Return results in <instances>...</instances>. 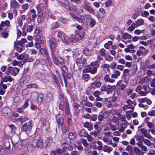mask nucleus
Listing matches in <instances>:
<instances>
[{
	"instance_id": "f257e3e1",
	"label": "nucleus",
	"mask_w": 155,
	"mask_h": 155,
	"mask_svg": "<svg viewBox=\"0 0 155 155\" xmlns=\"http://www.w3.org/2000/svg\"><path fill=\"white\" fill-rule=\"evenodd\" d=\"M33 147L37 148H43L44 144L43 141L39 137H36L32 141Z\"/></svg>"
},
{
	"instance_id": "f03ea898",
	"label": "nucleus",
	"mask_w": 155,
	"mask_h": 155,
	"mask_svg": "<svg viewBox=\"0 0 155 155\" xmlns=\"http://www.w3.org/2000/svg\"><path fill=\"white\" fill-rule=\"evenodd\" d=\"M31 96L33 100L37 101L38 104H40L41 103L43 98L42 94H39L37 92H34L31 94Z\"/></svg>"
},
{
	"instance_id": "7ed1b4c3",
	"label": "nucleus",
	"mask_w": 155,
	"mask_h": 155,
	"mask_svg": "<svg viewBox=\"0 0 155 155\" xmlns=\"http://www.w3.org/2000/svg\"><path fill=\"white\" fill-rule=\"evenodd\" d=\"M32 122L31 120L29 121L28 123H26L22 126L23 130L25 132L30 131L32 128Z\"/></svg>"
},
{
	"instance_id": "20e7f679",
	"label": "nucleus",
	"mask_w": 155,
	"mask_h": 155,
	"mask_svg": "<svg viewBox=\"0 0 155 155\" xmlns=\"http://www.w3.org/2000/svg\"><path fill=\"white\" fill-rule=\"evenodd\" d=\"M57 37L60 39L63 42L68 44V41L67 40V36L63 33L59 32L57 34Z\"/></svg>"
},
{
	"instance_id": "39448f33",
	"label": "nucleus",
	"mask_w": 155,
	"mask_h": 155,
	"mask_svg": "<svg viewBox=\"0 0 155 155\" xmlns=\"http://www.w3.org/2000/svg\"><path fill=\"white\" fill-rule=\"evenodd\" d=\"M26 17V16L25 15H22L21 16V19L19 20L18 21V25L20 26L22 30H24L26 24V23L24 22V25L22 26V21H24L25 20Z\"/></svg>"
},
{
	"instance_id": "423d86ee",
	"label": "nucleus",
	"mask_w": 155,
	"mask_h": 155,
	"mask_svg": "<svg viewBox=\"0 0 155 155\" xmlns=\"http://www.w3.org/2000/svg\"><path fill=\"white\" fill-rule=\"evenodd\" d=\"M52 56L53 61L56 64L58 65V64H61L64 61L62 58L60 57L56 58L54 53H52Z\"/></svg>"
},
{
	"instance_id": "0eeeda50",
	"label": "nucleus",
	"mask_w": 155,
	"mask_h": 155,
	"mask_svg": "<svg viewBox=\"0 0 155 155\" xmlns=\"http://www.w3.org/2000/svg\"><path fill=\"white\" fill-rule=\"evenodd\" d=\"M20 5L15 0H13L11 1L10 2V6L12 8H19Z\"/></svg>"
},
{
	"instance_id": "6e6552de",
	"label": "nucleus",
	"mask_w": 155,
	"mask_h": 155,
	"mask_svg": "<svg viewBox=\"0 0 155 155\" xmlns=\"http://www.w3.org/2000/svg\"><path fill=\"white\" fill-rule=\"evenodd\" d=\"M36 8L39 13L38 16H41L42 15V13L41 11L44 9L43 5L41 3L37 5Z\"/></svg>"
},
{
	"instance_id": "1a4fd4ad",
	"label": "nucleus",
	"mask_w": 155,
	"mask_h": 155,
	"mask_svg": "<svg viewBox=\"0 0 155 155\" xmlns=\"http://www.w3.org/2000/svg\"><path fill=\"white\" fill-rule=\"evenodd\" d=\"M53 142L52 138H48L45 142L44 144L43 148H45L48 146H50Z\"/></svg>"
},
{
	"instance_id": "9d476101",
	"label": "nucleus",
	"mask_w": 155,
	"mask_h": 155,
	"mask_svg": "<svg viewBox=\"0 0 155 155\" xmlns=\"http://www.w3.org/2000/svg\"><path fill=\"white\" fill-rule=\"evenodd\" d=\"M110 111V113L112 114L113 116H114L115 115L117 116L118 117H121V114L120 112V111L118 110H115L114 109H112Z\"/></svg>"
},
{
	"instance_id": "9b49d317",
	"label": "nucleus",
	"mask_w": 155,
	"mask_h": 155,
	"mask_svg": "<svg viewBox=\"0 0 155 155\" xmlns=\"http://www.w3.org/2000/svg\"><path fill=\"white\" fill-rule=\"evenodd\" d=\"M56 120L58 125H60L61 126H63L64 122V119L63 118L60 116H57L56 117Z\"/></svg>"
},
{
	"instance_id": "f8f14e48",
	"label": "nucleus",
	"mask_w": 155,
	"mask_h": 155,
	"mask_svg": "<svg viewBox=\"0 0 155 155\" xmlns=\"http://www.w3.org/2000/svg\"><path fill=\"white\" fill-rule=\"evenodd\" d=\"M77 32H78V31H76V35L75 37L78 40H81L84 37V32H80L79 33L77 34Z\"/></svg>"
},
{
	"instance_id": "ddd939ff",
	"label": "nucleus",
	"mask_w": 155,
	"mask_h": 155,
	"mask_svg": "<svg viewBox=\"0 0 155 155\" xmlns=\"http://www.w3.org/2000/svg\"><path fill=\"white\" fill-rule=\"evenodd\" d=\"M101 86V83L99 82L95 81L92 83L91 85V87L92 88H99Z\"/></svg>"
},
{
	"instance_id": "4468645a",
	"label": "nucleus",
	"mask_w": 155,
	"mask_h": 155,
	"mask_svg": "<svg viewBox=\"0 0 155 155\" xmlns=\"http://www.w3.org/2000/svg\"><path fill=\"white\" fill-rule=\"evenodd\" d=\"M120 74V73L119 71L116 70L114 71V73L112 74L111 77L117 79Z\"/></svg>"
},
{
	"instance_id": "2eb2a0df",
	"label": "nucleus",
	"mask_w": 155,
	"mask_h": 155,
	"mask_svg": "<svg viewBox=\"0 0 155 155\" xmlns=\"http://www.w3.org/2000/svg\"><path fill=\"white\" fill-rule=\"evenodd\" d=\"M14 80L13 79L12 77L10 76H6L3 79V81L1 83V84H2L3 83V81L5 82H6L8 81L9 82H11Z\"/></svg>"
},
{
	"instance_id": "dca6fc26",
	"label": "nucleus",
	"mask_w": 155,
	"mask_h": 155,
	"mask_svg": "<svg viewBox=\"0 0 155 155\" xmlns=\"http://www.w3.org/2000/svg\"><path fill=\"white\" fill-rule=\"evenodd\" d=\"M49 42L51 48L52 49H53L55 47L56 45V41L54 38H52L49 40Z\"/></svg>"
},
{
	"instance_id": "f3484780",
	"label": "nucleus",
	"mask_w": 155,
	"mask_h": 155,
	"mask_svg": "<svg viewBox=\"0 0 155 155\" xmlns=\"http://www.w3.org/2000/svg\"><path fill=\"white\" fill-rule=\"evenodd\" d=\"M85 8L89 13H92L94 12V9L88 4H85Z\"/></svg>"
},
{
	"instance_id": "a211bd4d",
	"label": "nucleus",
	"mask_w": 155,
	"mask_h": 155,
	"mask_svg": "<svg viewBox=\"0 0 155 155\" xmlns=\"http://www.w3.org/2000/svg\"><path fill=\"white\" fill-rule=\"evenodd\" d=\"M65 113L67 115L69 114L70 113L69 104L67 102H66V107L65 109Z\"/></svg>"
},
{
	"instance_id": "6ab92c4d",
	"label": "nucleus",
	"mask_w": 155,
	"mask_h": 155,
	"mask_svg": "<svg viewBox=\"0 0 155 155\" xmlns=\"http://www.w3.org/2000/svg\"><path fill=\"white\" fill-rule=\"evenodd\" d=\"M115 86L108 85L107 87V91L108 93H111L115 89Z\"/></svg>"
},
{
	"instance_id": "aec40b11",
	"label": "nucleus",
	"mask_w": 155,
	"mask_h": 155,
	"mask_svg": "<svg viewBox=\"0 0 155 155\" xmlns=\"http://www.w3.org/2000/svg\"><path fill=\"white\" fill-rule=\"evenodd\" d=\"M84 127L87 128L89 130H91L93 129L92 125L90 124L88 122H86L84 124Z\"/></svg>"
},
{
	"instance_id": "412c9836",
	"label": "nucleus",
	"mask_w": 155,
	"mask_h": 155,
	"mask_svg": "<svg viewBox=\"0 0 155 155\" xmlns=\"http://www.w3.org/2000/svg\"><path fill=\"white\" fill-rule=\"evenodd\" d=\"M113 150V148L107 145L105 146L103 148V151L105 152L109 153Z\"/></svg>"
},
{
	"instance_id": "4be33fe9",
	"label": "nucleus",
	"mask_w": 155,
	"mask_h": 155,
	"mask_svg": "<svg viewBox=\"0 0 155 155\" xmlns=\"http://www.w3.org/2000/svg\"><path fill=\"white\" fill-rule=\"evenodd\" d=\"M87 135V132L84 129L82 130L79 133V135L81 137H86Z\"/></svg>"
},
{
	"instance_id": "5701e85b",
	"label": "nucleus",
	"mask_w": 155,
	"mask_h": 155,
	"mask_svg": "<svg viewBox=\"0 0 155 155\" xmlns=\"http://www.w3.org/2000/svg\"><path fill=\"white\" fill-rule=\"evenodd\" d=\"M91 51L89 50L88 48H86L83 51L84 54L86 56L91 55Z\"/></svg>"
},
{
	"instance_id": "b1692460",
	"label": "nucleus",
	"mask_w": 155,
	"mask_h": 155,
	"mask_svg": "<svg viewBox=\"0 0 155 155\" xmlns=\"http://www.w3.org/2000/svg\"><path fill=\"white\" fill-rule=\"evenodd\" d=\"M76 134H73L72 133H70L68 135V138L71 140H75L76 138Z\"/></svg>"
},
{
	"instance_id": "393cba45",
	"label": "nucleus",
	"mask_w": 155,
	"mask_h": 155,
	"mask_svg": "<svg viewBox=\"0 0 155 155\" xmlns=\"http://www.w3.org/2000/svg\"><path fill=\"white\" fill-rule=\"evenodd\" d=\"M149 80V79L148 77H145L141 80L139 81V83L141 84L147 83Z\"/></svg>"
},
{
	"instance_id": "a878e982",
	"label": "nucleus",
	"mask_w": 155,
	"mask_h": 155,
	"mask_svg": "<svg viewBox=\"0 0 155 155\" xmlns=\"http://www.w3.org/2000/svg\"><path fill=\"white\" fill-rule=\"evenodd\" d=\"M144 21L142 18L138 19L136 21V26H138L144 24Z\"/></svg>"
},
{
	"instance_id": "bb28decb",
	"label": "nucleus",
	"mask_w": 155,
	"mask_h": 155,
	"mask_svg": "<svg viewBox=\"0 0 155 155\" xmlns=\"http://www.w3.org/2000/svg\"><path fill=\"white\" fill-rule=\"evenodd\" d=\"M1 25L3 27H9L10 25V21L8 20H6L5 21H2L1 23Z\"/></svg>"
},
{
	"instance_id": "cd10ccee",
	"label": "nucleus",
	"mask_w": 155,
	"mask_h": 155,
	"mask_svg": "<svg viewBox=\"0 0 155 155\" xmlns=\"http://www.w3.org/2000/svg\"><path fill=\"white\" fill-rule=\"evenodd\" d=\"M53 97L51 94H48L47 97L46 102L48 103L53 100Z\"/></svg>"
},
{
	"instance_id": "c85d7f7f",
	"label": "nucleus",
	"mask_w": 155,
	"mask_h": 155,
	"mask_svg": "<svg viewBox=\"0 0 155 155\" xmlns=\"http://www.w3.org/2000/svg\"><path fill=\"white\" fill-rule=\"evenodd\" d=\"M61 70L62 71V73L63 75L65 74L68 71L67 68L65 66H63L61 67Z\"/></svg>"
},
{
	"instance_id": "c756f323",
	"label": "nucleus",
	"mask_w": 155,
	"mask_h": 155,
	"mask_svg": "<svg viewBox=\"0 0 155 155\" xmlns=\"http://www.w3.org/2000/svg\"><path fill=\"white\" fill-rule=\"evenodd\" d=\"M26 87L28 88H36L38 87L35 84H31L27 85L26 86Z\"/></svg>"
},
{
	"instance_id": "7c9ffc66",
	"label": "nucleus",
	"mask_w": 155,
	"mask_h": 155,
	"mask_svg": "<svg viewBox=\"0 0 155 155\" xmlns=\"http://www.w3.org/2000/svg\"><path fill=\"white\" fill-rule=\"evenodd\" d=\"M3 112L4 114L5 115H8L10 113V110L8 108H5L3 109Z\"/></svg>"
},
{
	"instance_id": "2f4dec72",
	"label": "nucleus",
	"mask_w": 155,
	"mask_h": 155,
	"mask_svg": "<svg viewBox=\"0 0 155 155\" xmlns=\"http://www.w3.org/2000/svg\"><path fill=\"white\" fill-rule=\"evenodd\" d=\"M19 69L16 68H15L13 69V72L14 74H12V75L13 76H15L19 72Z\"/></svg>"
},
{
	"instance_id": "473e14b6",
	"label": "nucleus",
	"mask_w": 155,
	"mask_h": 155,
	"mask_svg": "<svg viewBox=\"0 0 155 155\" xmlns=\"http://www.w3.org/2000/svg\"><path fill=\"white\" fill-rule=\"evenodd\" d=\"M27 42V40L26 39L22 38L21 39L20 41H18V44L19 45L21 46H22L23 44Z\"/></svg>"
},
{
	"instance_id": "72a5a7b5",
	"label": "nucleus",
	"mask_w": 155,
	"mask_h": 155,
	"mask_svg": "<svg viewBox=\"0 0 155 155\" xmlns=\"http://www.w3.org/2000/svg\"><path fill=\"white\" fill-rule=\"evenodd\" d=\"M33 29V25H28L27 27L26 31L28 32H30L32 31Z\"/></svg>"
},
{
	"instance_id": "f704fd0d",
	"label": "nucleus",
	"mask_w": 155,
	"mask_h": 155,
	"mask_svg": "<svg viewBox=\"0 0 155 155\" xmlns=\"http://www.w3.org/2000/svg\"><path fill=\"white\" fill-rule=\"evenodd\" d=\"M99 130H98L97 131H91L90 132V134L91 135H93L95 137H97L99 134Z\"/></svg>"
},
{
	"instance_id": "c9c22d12",
	"label": "nucleus",
	"mask_w": 155,
	"mask_h": 155,
	"mask_svg": "<svg viewBox=\"0 0 155 155\" xmlns=\"http://www.w3.org/2000/svg\"><path fill=\"white\" fill-rule=\"evenodd\" d=\"M23 146L21 142L17 143L15 145V147L19 150L21 149Z\"/></svg>"
},
{
	"instance_id": "e433bc0d",
	"label": "nucleus",
	"mask_w": 155,
	"mask_h": 155,
	"mask_svg": "<svg viewBox=\"0 0 155 155\" xmlns=\"http://www.w3.org/2000/svg\"><path fill=\"white\" fill-rule=\"evenodd\" d=\"M34 148V147H33L32 145H28L27 147L28 152L29 153L32 152L33 151Z\"/></svg>"
},
{
	"instance_id": "4c0bfd02",
	"label": "nucleus",
	"mask_w": 155,
	"mask_h": 155,
	"mask_svg": "<svg viewBox=\"0 0 155 155\" xmlns=\"http://www.w3.org/2000/svg\"><path fill=\"white\" fill-rule=\"evenodd\" d=\"M112 45V41H109L108 43H106L104 45V47L107 49H108L109 48V47L110 46Z\"/></svg>"
},
{
	"instance_id": "58836bf2",
	"label": "nucleus",
	"mask_w": 155,
	"mask_h": 155,
	"mask_svg": "<svg viewBox=\"0 0 155 155\" xmlns=\"http://www.w3.org/2000/svg\"><path fill=\"white\" fill-rule=\"evenodd\" d=\"M110 113V111L109 110L104 111L102 114L103 117H104V118H107Z\"/></svg>"
},
{
	"instance_id": "ea45409f",
	"label": "nucleus",
	"mask_w": 155,
	"mask_h": 155,
	"mask_svg": "<svg viewBox=\"0 0 155 155\" xmlns=\"http://www.w3.org/2000/svg\"><path fill=\"white\" fill-rule=\"evenodd\" d=\"M143 142L147 146H149L151 145V143L149 140L144 139L143 140Z\"/></svg>"
},
{
	"instance_id": "a19ab883",
	"label": "nucleus",
	"mask_w": 155,
	"mask_h": 155,
	"mask_svg": "<svg viewBox=\"0 0 155 155\" xmlns=\"http://www.w3.org/2000/svg\"><path fill=\"white\" fill-rule=\"evenodd\" d=\"M81 140L83 144L85 147H88L89 144L86 140L84 139H81Z\"/></svg>"
},
{
	"instance_id": "79ce46f5",
	"label": "nucleus",
	"mask_w": 155,
	"mask_h": 155,
	"mask_svg": "<svg viewBox=\"0 0 155 155\" xmlns=\"http://www.w3.org/2000/svg\"><path fill=\"white\" fill-rule=\"evenodd\" d=\"M148 115L152 117L155 116V110H153L149 111L147 113Z\"/></svg>"
},
{
	"instance_id": "37998d69",
	"label": "nucleus",
	"mask_w": 155,
	"mask_h": 155,
	"mask_svg": "<svg viewBox=\"0 0 155 155\" xmlns=\"http://www.w3.org/2000/svg\"><path fill=\"white\" fill-rule=\"evenodd\" d=\"M117 63L115 62H113L110 65V67L112 69H115L116 68Z\"/></svg>"
},
{
	"instance_id": "c03bdc74",
	"label": "nucleus",
	"mask_w": 155,
	"mask_h": 155,
	"mask_svg": "<svg viewBox=\"0 0 155 155\" xmlns=\"http://www.w3.org/2000/svg\"><path fill=\"white\" fill-rule=\"evenodd\" d=\"M58 24L57 22H54L51 25V28L54 29L58 27Z\"/></svg>"
},
{
	"instance_id": "a18cd8bd",
	"label": "nucleus",
	"mask_w": 155,
	"mask_h": 155,
	"mask_svg": "<svg viewBox=\"0 0 155 155\" xmlns=\"http://www.w3.org/2000/svg\"><path fill=\"white\" fill-rule=\"evenodd\" d=\"M126 150L130 153L133 151V147L131 146L128 145L127 147Z\"/></svg>"
},
{
	"instance_id": "49530a36",
	"label": "nucleus",
	"mask_w": 155,
	"mask_h": 155,
	"mask_svg": "<svg viewBox=\"0 0 155 155\" xmlns=\"http://www.w3.org/2000/svg\"><path fill=\"white\" fill-rule=\"evenodd\" d=\"M136 27V25L134 23H132L131 26L128 28V29L131 31H133Z\"/></svg>"
},
{
	"instance_id": "de8ad7c7",
	"label": "nucleus",
	"mask_w": 155,
	"mask_h": 155,
	"mask_svg": "<svg viewBox=\"0 0 155 155\" xmlns=\"http://www.w3.org/2000/svg\"><path fill=\"white\" fill-rule=\"evenodd\" d=\"M119 120V117L116 116H114L112 118V121L114 123H116L118 122Z\"/></svg>"
},
{
	"instance_id": "09e8293b",
	"label": "nucleus",
	"mask_w": 155,
	"mask_h": 155,
	"mask_svg": "<svg viewBox=\"0 0 155 155\" xmlns=\"http://www.w3.org/2000/svg\"><path fill=\"white\" fill-rule=\"evenodd\" d=\"M96 24V21L95 20L93 19H91V20L89 25H90L91 27H94Z\"/></svg>"
},
{
	"instance_id": "8fccbe9b",
	"label": "nucleus",
	"mask_w": 155,
	"mask_h": 155,
	"mask_svg": "<svg viewBox=\"0 0 155 155\" xmlns=\"http://www.w3.org/2000/svg\"><path fill=\"white\" fill-rule=\"evenodd\" d=\"M105 51L104 49H101L99 51L100 54L102 56L104 57L106 55Z\"/></svg>"
},
{
	"instance_id": "3c124183",
	"label": "nucleus",
	"mask_w": 155,
	"mask_h": 155,
	"mask_svg": "<svg viewBox=\"0 0 155 155\" xmlns=\"http://www.w3.org/2000/svg\"><path fill=\"white\" fill-rule=\"evenodd\" d=\"M110 129L112 131H115L118 129V127H116L114 124H111L110 126Z\"/></svg>"
},
{
	"instance_id": "603ef678",
	"label": "nucleus",
	"mask_w": 155,
	"mask_h": 155,
	"mask_svg": "<svg viewBox=\"0 0 155 155\" xmlns=\"http://www.w3.org/2000/svg\"><path fill=\"white\" fill-rule=\"evenodd\" d=\"M119 95V93L117 91H115L114 93L113 98H115V99L118 97Z\"/></svg>"
},
{
	"instance_id": "864d4df0",
	"label": "nucleus",
	"mask_w": 155,
	"mask_h": 155,
	"mask_svg": "<svg viewBox=\"0 0 155 155\" xmlns=\"http://www.w3.org/2000/svg\"><path fill=\"white\" fill-rule=\"evenodd\" d=\"M129 108L131 109H134V107L128 104L127 105H125L123 107V109L124 110H125Z\"/></svg>"
},
{
	"instance_id": "5fc2aeb1",
	"label": "nucleus",
	"mask_w": 155,
	"mask_h": 155,
	"mask_svg": "<svg viewBox=\"0 0 155 155\" xmlns=\"http://www.w3.org/2000/svg\"><path fill=\"white\" fill-rule=\"evenodd\" d=\"M64 102L63 101H61L60 102V104L59 106V109L61 110H64Z\"/></svg>"
},
{
	"instance_id": "6e6d98bb",
	"label": "nucleus",
	"mask_w": 155,
	"mask_h": 155,
	"mask_svg": "<svg viewBox=\"0 0 155 155\" xmlns=\"http://www.w3.org/2000/svg\"><path fill=\"white\" fill-rule=\"evenodd\" d=\"M143 152L136 148V155H143Z\"/></svg>"
},
{
	"instance_id": "4d7b16f0",
	"label": "nucleus",
	"mask_w": 155,
	"mask_h": 155,
	"mask_svg": "<svg viewBox=\"0 0 155 155\" xmlns=\"http://www.w3.org/2000/svg\"><path fill=\"white\" fill-rule=\"evenodd\" d=\"M106 60L109 61H112L113 59V57H111L110 55H107L105 57Z\"/></svg>"
},
{
	"instance_id": "13d9d810",
	"label": "nucleus",
	"mask_w": 155,
	"mask_h": 155,
	"mask_svg": "<svg viewBox=\"0 0 155 155\" xmlns=\"http://www.w3.org/2000/svg\"><path fill=\"white\" fill-rule=\"evenodd\" d=\"M144 136L147 138L150 139L151 140H153V137L151 136V135L150 134L147 133V132L145 134H144Z\"/></svg>"
},
{
	"instance_id": "bf43d9fd",
	"label": "nucleus",
	"mask_w": 155,
	"mask_h": 155,
	"mask_svg": "<svg viewBox=\"0 0 155 155\" xmlns=\"http://www.w3.org/2000/svg\"><path fill=\"white\" fill-rule=\"evenodd\" d=\"M132 113V112L131 111H129L127 112L126 114V117L128 120L130 119L131 117V115Z\"/></svg>"
},
{
	"instance_id": "052dcab7",
	"label": "nucleus",
	"mask_w": 155,
	"mask_h": 155,
	"mask_svg": "<svg viewBox=\"0 0 155 155\" xmlns=\"http://www.w3.org/2000/svg\"><path fill=\"white\" fill-rule=\"evenodd\" d=\"M97 71V68L96 67L93 68V69L91 68L90 73L92 74H95Z\"/></svg>"
},
{
	"instance_id": "680f3d73",
	"label": "nucleus",
	"mask_w": 155,
	"mask_h": 155,
	"mask_svg": "<svg viewBox=\"0 0 155 155\" xmlns=\"http://www.w3.org/2000/svg\"><path fill=\"white\" fill-rule=\"evenodd\" d=\"M13 70V68L12 67H9L7 68V71L6 73L7 75H9L12 72V70Z\"/></svg>"
},
{
	"instance_id": "e2e57ef3",
	"label": "nucleus",
	"mask_w": 155,
	"mask_h": 155,
	"mask_svg": "<svg viewBox=\"0 0 155 155\" xmlns=\"http://www.w3.org/2000/svg\"><path fill=\"white\" fill-rule=\"evenodd\" d=\"M112 3V0H108L105 3V5L107 7H109Z\"/></svg>"
},
{
	"instance_id": "0e129e2a",
	"label": "nucleus",
	"mask_w": 155,
	"mask_h": 155,
	"mask_svg": "<svg viewBox=\"0 0 155 155\" xmlns=\"http://www.w3.org/2000/svg\"><path fill=\"white\" fill-rule=\"evenodd\" d=\"M5 153V150L4 149L3 147L0 145V154L3 155Z\"/></svg>"
},
{
	"instance_id": "69168bd1",
	"label": "nucleus",
	"mask_w": 155,
	"mask_h": 155,
	"mask_svg": "<svg viewBox=\"0 0 155 155\" xmlns=\"http://www.w3.org/2000/svg\"><path fill=\"white\" fill-rule=\"evenodd\" d=\"M77 63L78 65L79 66L81 65L82 62V59L81 58H78L76 60Z\"/></svg>"
},
{
	"instance_id": "338daca9",
	"label": "nucleus",
	"mask_w": 155,
	"mask_h": 155,
	"mask_svg": "<svg viewBox=\"0 0 155 155\" xmlns=\"http://www.w3.org/2000/svg\"><path fill=\"white\" fill-rule=\"evenodd\" d=\"M28 100H27L25 101L24 104V105L22 106V108L24 109H25L27 108L28 106Z\"/></svg>"
},
{
	"instance_id": "774afa93",
	"label": "nucleus",
	"mask_w": 155,
	"mask_h": 155,
	"mask_svg": "<svg viewBox=\"0 0 155 155\" xmlns=\"http://www.w3.org/2000/svg\"><path fill=\"white\" fill-rule=\"evenodd\" d=\"M155 154V151L153 149H151L150 150L148 155H154Z\"/></svg>"
}]
</instances>
